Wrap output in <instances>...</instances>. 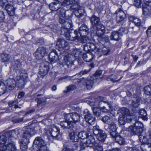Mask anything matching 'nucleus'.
Here are the masks:
<instances>
[{
  "mask_svg": "<svg viewBox=\"0 0 151 151\" xmlns=\"http://www.w3.org/2000/svg\"><path fill=\"white\" fill-rule=\"evenodd\" d=\"M94 114L97 116H99L101 113V111L100 107L98 106L92 108Z\"/></svg>",
  "mask_w": 151,
  "mask_h": 151,
  "instance_id": "obj_42",
  "label": "nucleus"
},
{
  "mask_svg": "<svg viewBox=\"0 0 151 151\" xmlns=\"http://www.w3.org/2000/svg\"><path fill=\"white\" fill-rule=\"evenodd\" d=\"M138 110L139 112L136 113L138 115L137 117L141 118L143 120H147L148 118L146 111L144 109L139 110Z\"/></svg>",
  "mask_w": 151,
  "mask_h": 151,
  "instance_id": "obj_30",
  "label": "nucleus"
},
{
  "mask_svg": "<svg viewBox=\"0 0 151 151\" xmlns=\"http://www.w3.org/2000/svg\"><path fill=\"white\" fill-rule=\"evenodd\" d=\"M55 3H51L49 5V7L51 10L58 12L59 8L58 6V4H55Z\"/></svg>",
  "mask_w": 151,
  "mask_h": 151,
  "instance_id": "obj_49",
  "label": "nucleus"
},
{
  "mask_svg": "<svg viewBox=\"0 0 151 151\" xmlns=\"http://www.w3.org/2000/svg\"><path fill=\"white\" fill-rule=\"evenodd\" d=\"M106 99L101 96H98L95 98L92 101H88L87 103L89 104L91 106L97 107L101 103L103 102L105 103L107 102L106 101Z\"/></svg>",
  "mask_w": 151,
  "mask_h": 151,
  "instance_id": "obj_8",
  "label": "nucleus"
},
{
  "mask_svg": "<svg viewBox=\"0 0 151 151\" xmlns=\"http://www.w3.org/2000/svg\"><path fill=\"white\" fill-rule=\"evenodd\" d=\"M90 71V69L88 70H82L79 73L78 75H80V76H81L87 73Z\"/></svg>",
  "mask_w": 151,
  "mask_h": 151,
  "instance_id": "obj_59",
  "label": "nucleus"
},
{
  "mask_svg": "<svg viewBox=\"0 0 151 151\" xmlns=\"http://www.w3.org/2000/svg\"><path fill=\"white\" fill-rule=\"evenodd\" d=\"M115 14H116V18L117 22L119 23H121V24L120 25H123L125 22L124 20L126 17L125 12L120 8L116 11Z\"/></svg>",
  "mask_w": 151,
  "mask_h": 151,
  "instance_id": "obj_9",
  "label": "nucleus"
},
{
  "mask_svg": "<svg viewBox=\"0 0 151 151\" xmlns=\"http://www.w3.org/2000/svg\"><path fill=\"white\" fill-rule=\"evenodd\" d=\"M49 70V68L47 65H44L43 66L40 68L39 73L41 76H43L46 75Z\"/></svg>",
  "mask_w": 151,
  "mask_h": 151,
  "instance_id": "obj_28",
  "label": "nucleus"
},
{
  "mask_svg": "<svg viewBox=\"0 0 151 151\" xmlns=\"http://www.w3.org/2000/svg\"><path fill=\"white\" fill-rule=\"evenodd\" d=\"M49 60L51 64L56 63L58 59V54L55 50H53L49 55Z\"/></svg>",
  "mask_w": 151,
  "mask_h": 151,
  "instance_id": "obj_18",
  "label": "nucleus"
},
{
  "mask_svg": "<svg viewBox=\"0 0 151 151\" xmlns=\"http://www.w3.org/2000/svg\"><path fill=\"white\" fill-rule=\"evenodd\" d=\"M104 128L105 130L108 131H116L117 128V127L115 123L112 121L108 124V126H105Z\"/></svg>",
  "mask_w": 151,
  "mask_h": 151,
  "instance_id": "obj_22",
  "label": "nucleus"
},
{
  "mask_svg": "<svg viewBox=\"0 0 151 151\" xmlns=\"http://www.w3.org/2000/svg\"><path fill=\"white\" fill-rule=\"evenodd\" d=\"M56 47L58 49L59 51L62 52H67L68 50L70 48L68 43L64 40L61 39H59L58 40Z\"/></svg>",
  "mask_w": 151,
  "mask_h": 151,
  "instance_id": "obj_7",
  "label": "nucleus"
},
{
  "mask_svg": "<svg viewBox=\"0 0 151 151\" xmlns=\"http://www.w3.org/2000/svg\"><path fill=\"white\" fill-rule=\"evenodd\" d=\"M88 134L87 132L85 131H82L79 132L78 135V138L84 139L88 137Z\"/></svg>",
  "mask_w": 151,
  "mask_h": 151,
  "instance_id": "obj_43",
  "label": "nucleus"
},
{
  "mask_svg": "<svg viewBox=\"0 0 151 151\" xmlns=\"http://www.w3.org/2000/svg\"><path fill=\"white\" fill-rule=\"evenodd\" d=\"M21 145H20V148L22 150H26L27 148V144L24 142V141H20Z\"/></svg>",
  "mask_w": 151,
  "mask_h": 151,
  "instance_id": "obj_55",
  "label": "nucleus"
},
{
  "mask_svg": "<svg viewBox=\"0 0 151 151\" xmlns=\"http://www.w3.org/2000/svg\"><path fill=\"white\" fill-rule=\"evenodd\" d=\"M4 149L0 151H14L16 150L15 144L11 143L8 144L7 146H4Z\"/></svg>",
  "mask_w": 151,
  "mask_h": 151,
  "instance_id": "obj_29",
  "label": "nucleus"
},
{
  "mask_svg": "<svg viewBox=\"0 0 151 151\" xmlns=\"http://www.w3.org/2000/svg\"><path fill=\"white\" fill-rule=\"evenodd\" d=\"M83 112L86 114L84 116V119L86 122L90 124H93L95 122V119L93 115L91 114L87 109L85 110Z\"/></svg>",
  "mask_w": 151,
  "mask_h": 151,
  "instance_id": "obj_15",
  "label": "nucleus"
},
{
  "mask_svg": "<svg viewBox=\"0 0 151 151\" xmlns=\"http://www.w3.org/2000/svg\"><path fill=\"white\" fill-rule=\"evenodd\" d=\"M101 120L104 122L108 124L112 122L111 120V118L109 116L106 115L103 116Z\"/></svg>",
  "mask_w": 151,
  "mask_h": 151,
  "instance_id": "obj_50",
  "label": "nucleus"
},
{
  "mask_svg": "<svg viewBox=\"0 0 151 151\" xmlns=\"http://www.w3.org/2000/svg\"><path fill=\"white\" fill-rule=\"evenodd\" d=\"M86 35H82L81 37L79 39V40L80 42L84 43L86 42L89 40L88 38Z\"/></svg>",
  "mask_w": 151,
  "mask_h": 151,
  "instance_id": "obj_48",
  "label": "nucleus"
},
{
  "mask_svg": "<svg viewBox=\"0 0 151 151\" xmlns=\"http://www.w3.org/2000/svg\"><path fill=\"white\" fill-rule=\"evenodd\" d=\"M18 101L17 100H15L13 101H9L8 103V105L10 107H12L14 106V108L15 109H17L19 108L17 104H18Z\"/></svg>",
  "mask_w": 151,
  "mask_h": 151,
  "instance_id": "obj_45",
  "label": "nucleus"
},
{
  "mask_svg": "<svg viewBox=\"0 0 151 151\" xmlns=\"http://www.w3.org/2000/svg\"><path fill=\"white\" fill-rule=\"evenodd\" d=\"M14 64L12 67L15 71L19 70L20 75L16 77V80L17 81V84L19 85V87H22L24 84V83L28 80V74L26 70L22 69L21 65L20 62L18 60H16L14 61Z\"/></svg>",
  "mask_w": 151,
  "mask_h": 151,
  "instance_id": "obj_1",
  "label": "nucleus"
},
{
  "mask_svg": "<svg viewBox=\"0 0 151 151\" xmlns=\"http://www.w3.org/2000/svg\"><path fill=\"white\" fill-rule=\"evenodd\" d=\"M150 7L148 5H147L145 4H143L142 5V9L143 11V14L144 15H146L148 14V13L150 12L151 10Z\"/></svg>",
  "mask_w": 151,
  "mask_h": 151,
  "instance_id": "obj_41",
  "label": "nucleus"
},
{
  "mask_svg": "<svg viewBox=\"0 0 151 151\" xmlns=\"http://www.w3.org/2000/svg\"><path fill=\"white\" fill-rule=\"evenodd\" d=\"M135 117V119L134 118L130 120L131 123L133 124L129 127V130L133 133L137 134L142 132L143 127L142 124L138 121L137 117Z\"/></svg>",
  "mask_w": 151,
  "mask_h": 151,
  "instance_id": "obj_2",
  "label": "nucleus"
},
{
  "mask_svg": "<svg viewBox=\"0 0 151 151\" xmlns=\"http://www.w3.org/2000/svg\"><path fill=\"white\" fill-rule=\"evenodd\" d=\"M78 32L81 36L87 35L89 33V28L85 24H83L79 27Z\"/></svg>",
  "mask_w": 151,
  "mask_h": 151,
  "instance_id": "obj_21",
  "label": "nucleus"
},
{
  "mask_svg": "<svg viewBox=\"0 0 151 151\" xmlns=\"http://www.w3.org/2000/svg\"><path fill=\"white\" fill-rule=\"evenodd\" d=\"M78 82L82 83H85L86 87L88 89H90L92 88L93 83V80L91 78H88L87 80L83 78L80 79L78 80Z\"/></svg>",
  "mask_w": 151,
  "mask_h": 151,
  "instance_id": "obj_16",
  "label": "nucleus"
},
{
  "mask_svg": "<svg viewBox=\"0 0 151 151\" xmlns=\"http://www.w3.org/2000/svg\"><path fill=\"white\" fill-rule=\"evenodd\" d=\"M132 116H128V117H126L125 116H120L119 118V122L121 125L124 124L126 122H131L130 120L132 119Z\"/></svg>",
  "mask_w": 151,
  "mask_h": 151,
  "instance_id": "obj_26",
  "label": "nucleus"
},
{
  "mask_svg": "<svg viewBox=\"0 0 151 151\" xmlns=\"http://www.w3.org/2000/svg\"><path fill=\"white\" fill-rule=\"evenodd\" d=\"M96 35L98 37V40L101 42L108 40V37L104 35L105 28L103 25L99 24L96 27Z\"/></svg>",
  "mask_w": 151,
  "mask_h": 151,
  "instance_id": "obj_6",
  "label": "nucleus"
},
{
  "mask_svg": "<svg viewBox=\"0 0 151 151\" xmlns=\"http://www.w3.org/2000/svg\"><path fill=\"white\" fill-rule=\"evenodd\" d=\"M93 133L96 136L97 139L100 141L99 142L102 145L106 137V134L104 131L100 129L98 126H96L93 128Z\"/></svg>",
  "mask_w": 151,
  "mask_h": 151,
  "instance_id": "obj_4",
  "label": "nucleus"
},
{
  "mask_svg": "<svg viewBox=\"0 0 151 151\" xmlns=\"http://www.w3.org/2000/svg\"><path fill=\"white\" fill-rule=\"evenodd\" d=\"M1 57L2 62H7L9 60L11 57V55L8 54L3 53L1 54Z\"/></svg>",
  "mask_w": 151,
  "mask_h": 151,
  "instance_id": "obj_46",
  "label": "nucleus"
},
{
  "mask_svg": "<svg viewBox=\"0 0 151 151\" xmlns=\"http://www.w3.org/2000/svg\"><path fill=\"white\" fill-rule=\"evenodd\" d=\"M33 144L37 146L39 151H41V149H43V147H46V142L41 137H36L33 142Z\"/></svg>",
  "mask_w": 151,
  "mask_h": 151,
  "instance_id": "obj_11",
  "label": "nucleus"
},
{
  "mask_svg": "<svg viewBox=\"0 0 151 151\" xmlns=\"http://www.w3.org/2000/svg\"><path fill=\"white\" fill-rule=\"evenodd\" d=\"M119 33L118 31H114L111 33L110 36V39L111 40L118 41L119 39Z\"/></svg>",
  "mask_w": 151,
  "mask_h": 151,
  "instance_id": "obj_33",
  "label": "nucleus"
},
{
  "mask_svg": "<svg viewBox=\"0 0 151 151\" xmlns=\"http://www.w3.org/2000/svg\"><path fill=\"white\" fill-rule=\"evenodd\" d=\"M120 111L122 114V116H125L126 117H128V116H132L133 117H132V119H133L134 118V117H135L134 115H130L129 109L126 108H122L120 109Z\"/></svg>",
  "mask_w": 151,
  "mask_h": 151,
  "instance_id": "obj_31",
  "label": "nucleus"
},
{
  "mask_svg": "<svg viewBox=\"0 0 151 151\" xmlns=\"http://www.w3.org/2000/svg\"><path fill=\"white\" fill-rule=\"evenodd\" d=\"M59 61L60 64L62 65H65L66 64V63H67L69 61L68 59L66 56L64 57L63 61H61L60 60H59Z\"/></svg>",
  "mask_w": 151,
  "mask_h": 151,
  "instance_id": "obj_54",
  "label": "nucleus"
},
{
  "mask_svg": "<svg viewBox=\"0 0 151 151\" xmlns=\"http://www.w3.org/2000/svg\"><path fill=\"white\" fill-rule=\"evenodd\" d=\"M50 129V135L53 137H57L60 134V129L56 126H52Z\"/></svg>",
  "mask_w": 151,
  "mask_h": 151,
  "instance_id": "obj_24",
  "label": "nucleus"
},
{
  "mask_svg": "<svg viewBox=\"0 0 151 151\" xmlns=\"http://www.w3.org/2000/svg\"><path fill=\"white\" fill-rule=\"evenodd\" d=\"M5 88L4 84L2 82H0V95L3 94L5 92Z\"/></svg>",
  "mask_w": 151,
  "mask_h": 151,
  "instance_id": "obj_51",
  "label": "nucleus"
},
{
  "mask_svg": "<svg viewBox=\"0 0 151 151\" xmlns=\"http://www.w3.org/2000/svg\"><path fill=\"white\" fill-rule=\"evenodd\" d=\"M57 12L59 16H62L63 14H64L66 15V12H67L65 10L63 7H62L59 8Z\"/></svg>",
  "mask_w": 151,
  "mask_h": 151,
  "instance_id": "obj_53",
  "label": "nucleus"
},
{
  "mask_svg": "<svg viewBox=\"0 0 151 151\" xmlns=\"http://www.w3.org/2000/svg\"><path fill=\"white\" fill-rule=\"evenodd\" d=\"M147 36H151V26L149 27L147 30Z\"/></svg>",
  "mask_w": 151,
  "mask_h": 151,
  "instance_id": "obj_64",
  "label": "nucleus"
},
{
  "mask_svg": "<svg viewBox=\"0 0 151 151\" xmlns=\"http://www.w3.org/2000/svg\"><path fill=\"white\" fill-rule=\"evenodd\" d=\"M5 18L4 13L2 11H0V22L3 21Z\"/></svg>",
  "mask_w": 151,
  "mask_h": 151,
  "instance_id": "obj_60",
  "label": "nucleus"
},
{
  "mask_svg": "<svg viewBox=\"0 0 151 151\" xmlns=\"http://www.w3.org/2000/svg\"><path fill=\"white\" fill-rule=\"evenodd\" d=\"M68 24L70 25L68 26H66V29H63L62 27L61 29L62 32L64 31V32H66L65 34V36L67 40L73 41L75 40H78L79 36L78 35V31L75 30L74 32H70L68 31V29L71 28L72 27V24L70 23H67Z\"/></svg>",
  "mask_w": 151,
  "mask_h": 151,
  "instance_id": "obj_3",
  "label": "nucleus"
},
{
  "mask_svg": "<svg viewBox=\"0 0 151 151\" xmlns=\"http://www.w3.org/2000/svg\"><path fill=\"white\" fill-rule=\"evenodd\" d=\"M72 53L76 59L79 58L82 55V51L81 49H74Z\"/></svg>",
  "mask_w": 151,
  "mask_h": 151,
  "instance_id": "obj_38",
  "label": "nucleus"
},
{
  "mask_svg": "<svg viewBox=\"0 0 151 151\" xmlns=\"http://www.w3.org/2000/svg\"><path fill=\"white\" fill-rule=\"evenodd\" d=\"M87 144V142L86 141V142H81L80 143V147L81 149H84L86 147H89V145Z\"/></svg>",
  "mask_w": 151,
  "mask_h": 151,
  "instance_id": "obj_57",
  "label": "nucleus"
},
{
  "mask_svg": "<svg viewBox=\"0 0 151 151\" xmlns=\"http://www.w3.org/2000/svg\"><path fill=\"white\" fill-rule=\"evenodd\" d=\"M66 120L62 121L60 122V125L64 129H68L73 130L74 127L71 121Z\"/></svg>",
  "mask_w": 151,
  "mask_h": 151,
  "instance_id": "obj_17",
  "label": "nucleus"
},
{
  "mask_svg": "<svg viewBox=\"0 0 151 151\" xmlns=\"http://www.w3.org/2000/svg\"><path fill=\"white\" fill-rule=\"evenodd\" d=\"M80 115L76 112L70 113L65 115V120H69L70 118L72 120V123H74L78 122L80 121Z\"/></svg>",
  "mask_w": 151,
  "mask_h": 151,
  "instance_id": "obj_10",
  "label": "nucleus"
},
{
  "mask_svg": "<svg viewBox=\"0 0 151 151\" xmlns=\"http://www.w3.org/2000/svg\"><path fill=\"white\" fill-rule=\"evenodd\" d=\"M23 117L21 118H17L13 120L14 123H19L23 121Z\"/></svg>",
  "mask_w": 151,
  "mask_h": 151,
  "instance_id": "obj_62",
  "label": "nucleus"
},
{
  "mask_svg": "<svg viewBox=\"0 0 151 151\" xmlns=\"http://www.w3.org/2000/svg\"><path fill=\"white\" fill-rule=\"evenodd\" d=\"M47 53L46 49L45 48L40 47L35 52L34 55L36 59H42Z\"/></svg>",
  "mask_w": 151,
  "mask_h": 151,
  "instance_id": "obj_14",
  "label": "nucleus"
},
{
  "mask_svg": "<svg viewBox=\"0 0 151 151\" xmlns=\"http://www.w3.org/2000/svg\"><path fill=\"white\" fill-rule=\"evenodd\" d=\"M5 84L6 89L12 90L16 86V81L13 79H9L6 81Z\"/></svg>",
  "mask_w": 151,
  "mask_h": 151,
  "instance_id": "obj_19",
  "label": "nucleus"
},
{
  "mask_svg": "<svg viewBox=\"0 0 151 151\" xmlns=\"http://www.w3.org/2000/svg\"><path fill=\"white\" fill-rule=\"evenodd\" d=\"M129 19L130 21L134 23L136 26H139L140 25L141 21L139 19L134 16H131L129 17Z\"/></svg>",
  "mask_w": 151,
  "mask_h": 151,
  "instance_id": "obj_35",
  "label": "nucleus"
},
{
  "mask_svg": "<svg viewBox=\"0 0 151 151\" xmlns=\"http://www.w3.org/2000/svg\"><path fill=\"white\" fill-rule=\"evenodd\" d=\"M66 15L65 14H63V15L62 16H59V22L60 23V24H64V23H65L66 24H65V28H63V27H61V28L63 27V29H66V26H68L69 25L70 26V25L69 24H68L67 23H70L71 24V22H66L65 20H66Z\"/></svg>",
  "mask_w": 151,
  "mask_h": 151,
  "instance_id": "obj_37",
  "label": "nucleus"
},
{
  "mask_svg": "<svg viewBox=\"0 0 151 151\" xmlns=\"http://www.w3.org/2000/svg\"><path fill=\"white\" fill-rule=\"evenodd\" d=\"M79 6V4H78V6H77V5H76V6H75V7H78V8L77 9H74V10L76 9V10L75 11V16L78 18H80L83 15V14L82 13L80 12V10H77V9L79 8L78 7Z\"/></svg>",
  "mask_w": 151,
  "mask_h": 151,
  "instance_id": "obj_52",
  "label": "nucleus"
},
{
  "mask_svg": "<svg viewBox=\"0 0 151 151\" xmlns=\"http://www.w3.org/2000/svg\"><path fill=\"white\" fill-rule=\"evenodd\" d=\"M35 134L33 129L32 128H27L23 133V137L26 139H28L29 138Z\"/></svg>",
  "mask_w": 151,
  "mask_h": 151,
  "instance_id": "obj_23",
  "label": "nucleus"
},
{
  "mask_svg": "<svg viewBox=\"0 0 151 151\" xmlns=\"http://www.w3.org/2000/svg\"><path fill=\"white\" fill-rule=\"evenodd\" d=\"M144 4L151 6V0H144Z\"/></svg>",
  "mask_w": 151,
  "mask_h": 151,
  "instance_id": "obj_63",
  "label": "nucleus"
},
{
  "mask_svg": "<svg viewBox=\"0 0 151 151\" xmlns=\"http://www.w3.org/2000/svg\"><path fill=\"white\" fill-rule=\"evenodd\" d=\"M70 139L72 142H77L78 140V135L74 132L70 133L69 134Z\"/></svg>",
  "mask_w": 151,
  "mask_h": 151,
  "instance_id": "obj_39",
  "label": "nucleus"
},
{
  "mask_svg": "<svg viewBox=\"0 0 151 151\" xmlns=\"http://www.w3.org/2000/svg\"><path fill=\"white\" fill-rule=\"evenodd\" d=\"M110 133V134L111 136L113 138H115V139L116 138V136H117L118 135H118V134H117L116 133V131H109Z\"/></svg>",
  "mask_w": 151,
  "mask_h": 151,
  "instance_id": "obj_61",
  "label": "nucleus"
},
{
  "mask_svg": "<svg viewBox=\"0 0 151 151\" xmlns=\"http://www.w3.org/2000/svg\"><path fill=\"white\" fill-rule=\"evenodd\" d=\"M141 97L139 95H134L132 100L131 106L133 111H135L137 109H138L140 104Z\"/></svg>",
  "mask_w": 151,
  "mask_h": 151,
  "instance_id": "obj_13",
  "label": "nucleus"
},
{
  "mask_svg": "<svg viewBox=\"0 0 151 151\" xmlns=\"http://www.w3.org/2000/svg\"><path fill=\"white\" fill-rule=\"evenodd\" d=\"M90 20L92 25L96 27L99 24L100 19L99 18L94 15H93L90 18Z\"/></svg>",
  "mask_w": 151,
  "mask_h": 151,
  "instance_id": "obj_34",
  "label": "nucleus"
},
{
  "mask_svg": "<svg viewBox=\"0 0 151 151\" xmlns=\"http://www.w3.org/2000/svg\"><path fill=\"white\" fill-rule=\"evenodd\" d=\"M115 140L116 142L121 145H123L125 143L124 139L120 135L116 136Z\"/></svg>",
  "mask_w": 151,
  "mask_h": 151,
  "instance_id": "obj_44",
  "label": "nucleus"
},
{
  "mask_svg": "<svg viewBox=\"0 0 151 151\" xmlns=\"http://www.w3.org/2000/svg\"><path fill=\"white\" fill-rule=\"evenodd\" d=\"M87 141L89 147H93V148L95 151H103L102 146L99 143H97L95 142V139L93 136H88Z\"/></svg>",
  "mask_w": 151,
  "mask_h": 151,
  "instance_id": "obj_5",
  "label": "nucleus"
},
{
  "mask_svg": "<svg viewBox=\"0 0 151 151\" xmlns=\"http://www.w3.org/2000/svg\"><path fill=\"white\" fill-rule=\"evenodd\" d=\"M144 93L147 95H151V85L146 86L144 88Z\"/></svg>",
  "mask_w": 151,
  "mask_h": 151,
  "instance_id": "obj_47",
  "label": "nucleus"
},
{
  "mask_svg": "<svg viewBox=\"0 0 151 151\" xmlns=\"http://www.w3.org/2000/svg\"><path fill=\"white\" fill-rule=\"evenodd\" d=\"M79 1L78 0H64L62 3V4L64 6H66L69 5H71L70 8L71 9H77L78 7H75L76 5L78 6L79 4Z\"/></svg>",
  "mask_w": 151,
  "mask_h": 151,
  "instance_id": "obj_12",
  "label": "nucleus"
},
{
  "mask_svg": "<svg viewBox=\"0 0 151 151\" xmlns=\"http://www.w3.org/2000/svg\"><path fill=\"white\" fill-rule=\"evenodd\" d=\"M76 89V86L74 85H71L68 86L67 88L66 92H70Z\"/></svg>",
  "mask_w": 151,
  "mask_h": 151,
  "instance_id": "obj_58",
  "label": "nucleus"
},
{
  "mask_svg": "<svg viewBox=\"0 0 151 151\" xmlns=\"http://www.w3.org/2000/svg\"><path fill=\"white\" fill-rule=\"evenodd\" d=\"M19 132L18 129H15L5 132L6 135H7L8 137H14L15 135L16 134L17 135H19Z\"/></svg>",
  "mask_w": 151,
  "mask_h": 151,
  "instance_id": "obj_36",
  "label": "nucleus"
},
{
  "mask_svg": "<svg viewBox=\"0 0 151 151\" xmlns=\"http://www.w3.org/2000/svg\"><path fill=\"white\" fill-rule=\"evenodd\" d=\"M109 52L110 50L105 47H103L102 49L97 48L95 52L96 53L101 54L102 53V54L105 55H108Z\"/></svg>",
  "mask_w": 151,
  "mask_h": 151,
  "instance_id": "obj_32",
  "label": "nucleus"
},
{
  "mask_svg": "<svg viewBox=\"0 0 151 151\" xmlns=\"http://www.w3.org/2000/svg\"><path fill=\"white\" fill-rule=\"evenodd\" d=\"M84 50L88 52H90L91 51H93L94 50H96V46L95 45L92 43H87L83 47Z\"/></svg>",
  "mask_w": 151,
  "mask_h": 151,
  "instance_id": "obj_20",
  "label": "nucleus"
},
{
  "mask_svg": "<svg viewBox=\"0 0 151 151\" xmlns=\"http://www.w3.org/2000/svg\"><path fill=\"white\" fill-rule=\"evenodd\" d=\"M35 101L37 103L38 106H42L44 105L46 103V99L45 98H38L35 99Z\"/></svg>",
  "mask_w": 151,
  "mask_h": 151,
  "instance_id": "obj_40",
  "label": "nucleus"
},
{
  "mask_svg": "<svg viewBox=\"0 0 151 151\" xmlns=\"http://www.w3.org/2000/svg\"><path fill=\"white\" fill-rule=\"evenodd\" d=\"M5 9L9 15L11 16L14 15L15 9L12 4L9 3L6 4Z\"/></svg>",
  "mask_w": 151,
  "mask_h": 151,
  "instance_id": "obj_25",
  "label": "nucleus"
},
{
  "mask_svg": "<svg viewBox=\"0 0 151 151\" xmlns=\"http://www.w3.org/2000/svg\"><path fill=\"white\" fill-rule=\"evenodd\" d=\"M82 57L83 60L86 62H90L95 57V56L90 52H88L83 54Z\"/></svg>",
  "mask_w": 151,
  "mask_h": 151,
  "instance_id": "obj_27",
  "label": "nucleus"
},
{
  "mask_svg": "<svg viewBox=\"0 0 151 151\" xmlns=\"http://www.w3.org/2000/svg\"><path fill=\"white\" fill-rule=\"evenodd\" d=\"M141 4V0H134V5L137 8L140 7Z\"/></svg>",
  "mask_w": 151,
  "mask_h": 151,
  "instance_id": "obj_56",
  "label": "nucleus"
}]
</instances>
